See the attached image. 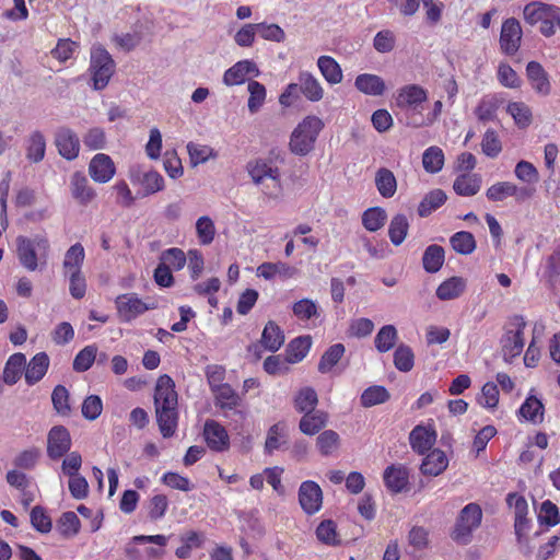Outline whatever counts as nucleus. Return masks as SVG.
I'll use <instances>...</instances> for the list:
<instances>
[{"instance_id":"f257e3e1","label":"nucleus","mask_w":560,"mask_h":560,"mask_svg":"<svg viewBox=\"0 0 560 560\" xmlns=\"http://www.w3.org/2000/svg\"><path fill=\"white\" fill-rule=\"evenodd\" d=\"M50 244L46 236L35 235L16 237V256L20 264L28 271H35L39 265L45 266L49 256Z\"/></svg>"},{"instance_id":"f03ea898","label":"nucleus","mask_w":560,"mask_h":560,"mask_svg":"<svg viewBox=\"0 0 560 560\" xmlns=\"http://www.w3.org/2000/svg\"><path fill=\"white\" fill-rule=\"evenodd\" d=\"M324 126V121L315 115L303 118L291 133L289 142L291 152L300 156L312 152Z\"/></svg>"},{"instance_id":"7ed1b4c3","label":"nucleus","mask_w":560,"mask_h":560,"mask_svg":"<svg viewBox=\"0 0 560 560\" xmlns=\"http://www.w3.org/2000/svg\"><path fill=\"white\" fill-rule=\"evenodd\" d=\"M526 322L523 316L514 315L510 318L505 332L501 338L503 358L506 362H511L518 357L524 348V329Z\"/></svg>"},{"instance_id":"20e7f679","label":"nucleus","mask_w":560,"mask_h":560,"mask_svg":"<svg viewBox=\"0 0 560 560\" xmlns=\"http://www.w3.org/2000/svg\"><path fill=\"white\" fill-rule=\"evenodd\" d=\"M90 71L95 90H103L114 74L115 61L102 46H95L91 50Z\"/></svg>"},{"instance_id":"39448f33","label":"nucleus","mask_w":560,"mask_h":560,"mask_svg":"<svg viewBox=\"0 0 560 560\" xmlns=\"http://www.w3.org/2000/svg\"><path fill=\"white\" fill-rule=\"evenodd\" d=\"M482 521V510L478 503H468L457 516V544L466 545L471 540L472 532Z\"/></svg>"},{"instance_id":"423d86ee","label":"nucleus","mask_w":560,"mask_h":560,"mask_svg":"<svg viewBox=\"0 0 560 560\" xmlns=\"http://www.w3.org/2000/svg\"><path fill=\"white\" fill-rule=\"evenodd\" d=\"M118 316L121 322L129 323L149 310H154V303H145L136 294H120L115 300Z\"/></svg>"},{"instance_id":"0eeeda50","label":"nucleus","mask_w":560,"mask_h":560,"mask_svg":"<svg viewBox=\"0 0 560 560\" xmlns=\"http://www.w3.org/2000/svg\"><path fill=\"white\" fill-rule=\"evenodd\" d=\"M72 440L65 425H54L47 434V456L58 460L67 455L71 448Z\"/></svg>"},{"instance_id":"6e6552de","label":"nucleus","mask_w":560,"mask_h":560,"mask_svg":"<svg viewBox=\"0 0 560 560\" xmlns=\"http://www.w3.org/2000/svg\"><path fill=\"white\" fill-rule=\"evenodd\" d=\"M522 27L520 22L514 18L506 19L501 26L500 33V49L506 56H514L522 42Z\"/></svg>"},{"instance_id":"1a4fd4ad","label":"nucleus","mask_w":560,"mask_h":560,"mask_svg":"<svg viewBox=\"0 0 560 560\" xmlns=\"http://www.w3.org/2000/svg\"><path fill=\"white\" fill-rule=\"evenodd\" d=\"M506 503L514 508L515 522L514 529L518 544L523 542V538L526 537L530 528V520L527 517L528 504L526 499L518 493H509L506 497Z\"/></svg>"},{"instance_id":"9d476101","label":"nucleus","mask_w":560,"mask_h":560,"mask_svg":"<svg viewBox=\"0 0 560 560\" xmlns=\"http://www.w3.org/2000/svg\"><path fill=\"white\" fill-rule=\"evenodd\" d=\"M299 502L306 514L317 513L323 505V491L318 483L313 480L303 481L299 488Z\"/></svg>"},{"instance_id":"9b49d317","label":"nucleus","mask_w":560,"mask_h":560,"mask_svg":"<svg viewBox=\"0 0 560 560\" xmlns=\"http://www.w3.org/2000/svg\"><path fill=\"white\" fill-rule=\"evenodd\" d=\"M55 145L58 153L68 161H73L80 153V139L68 127H59L55 132Z\"/></svg>"},{"instance_id":"f8f14e48","label":"nucleus","mask_w":560,"mask_h":560,"mask_svg":"<svg viewBox=\"0 0 560 560\" xmlns=\"http://www.w3.org/2000/svg\"><path fill=\"white\" fill-rule=\"evenodd\" d=\"M247 172L255 184H260L265 178H270L273 186L280 190L281 179L280 171L272 165V161L268 159H256L247 163Z\"/></svg>"},{"instance_id":"ddd939ff","label":"nucleus","mask_w":560,"mask_h":560,"mask_svg":"<svg viewBox=\"0 0 560 560\" xmlns=\"http://www.w3.org/2000/svg\"><path fill=\"white\" fill-rule=\"evenodd\" d=\"M203 439L213 452H225L230 447V436L225 428L215 420H207L203 427Z\"/></svg>"},{"instance_id":"4468645a","label":"nucleus","mask_w":560,"mask_h":560,"mask_svg":"<svg viewBox=\"0 0 560 560\" xmlns=\"http://www.w3.org/2000/svg\"><path fill=\"white\" fill-rule=\"evenodd\" d=\"M436 441V431L433 422L416 425L409 434L411 448L418 454L430 451Z\"/></svg>"},{"instance_id":"2eb2a0df","label":"nucleus","mask_w":560,"mask_h":560,"mask_svg":"<svg viewBox=\"0 0 560 560\" xmlns=\"http://www.w3.org/2000/svg\"><path fill=\"white\" fill-rule=\"evenodd\" d=\"M116 173L112 158L104 153L95 154L89 164V174L95 183H108Z\"/></svg>"},{"instance_id":"dca6fc26","label":"nucleus","mask_w":560,"mask_h":560,"mask_svg":"<svg viewBox=\"0 0 560 560\" xmlns=\"http://www.w3.org/2000/svg\"><path fill=\"white\" fill-rule=\"evenodd\" d=\"M161 406H178L175 383L167 374H163L158 378L154 389V407Z\"/></svg>"},{"instance_id":"f3484780","label":"nucleus","mask_w":560,"mask_h":560,"mask_svg":"<svg viewBox=\"0 0 560 560\" xmlns=\"http://www.w3.org/2000/svg\"><path fill=\"white\" fill-rule=\"evenodd\" d=\"M70 191L73 199L81 206H88L95 197L94 188L89 184L82 172H74L70 178Z\"/></svg>"},{"instance_id":"a211bd4d","label":"nucleus","mask_w":560,"mask_h":560,"mask_svg":"<svg viewBox=\"0 0 560 560\" xmlns=\"http://www.w3.org/2000/svg\"><path fill=\"white\" fill-rule=\"evenodd\" d=\"M526 75L536 93L547 96L551 92L549 74L537 61H529L526 66Z\"/></svg>"},{"instance_id":"6ab92c4d","label":"nucleus","mask_w":560,"mask_h":560,"mask_svg":"<svg viewBox=\"0 0 560 560\" xmlns=\"http://www.w3.org/2000/svg\"><path fill=\"white\" fill-rule=\"evenodd\" d=\"M156 422L163 438H171L175 434L178 425L177 406L155 407Z\"/></svg>"},{"instance_id":"aec40b11","label":"nucleus","mask_w":560,"mask_h":560,"mask_svg":"<svg viewBox=\"0 0 560 560\" xmlns=\"http://www.w3.org/2000/svg\"><path fill=\"white\" fill-rule=\"evenodd\" d=\"M252 73L255 75L259 73L256 63L247 59L241 60L224 72L223 82L229 86L238 85L244 83Z\"/></svg>"},{"instance_id":"412c9836","label":"nucleus","mask_w":560,"mask_h":560,"mask_svg":"<svg viewBox=\"0 0 560 560\" xmlns=\"http://www.w3.org/2000/svg\"><path fill=\"white\" fill-rule=\"evenodd\" d=\"M427 98V91L423 88L408 84L398 90L396 103L399 107L417 109Z\"/></svg>"},{"instance_id":"4be33fe9","label":"nucleus","mask_w":560,"mask_h":560,"mask_svg":"<svg viewBox=\"0 0 560 560\" xmlns=\"http://www.w3.org/2000/svg\"><path fill=\"white\" fill-rule=\"evenodd\" d=\"M49 357L46 352L36 353L28 364H25L24 378L27 385L37 384L47 373L49 368Z\"/></svg>"},{"instance_id":"5701e85b","label":"nucleus","mask_w":560,"mask_h":560,"mask_svg":"<svg viewBox=\"0 0 560 560\" xmlns=\"http://www.w3.org/2000/svg\"><path fill=\"white\" fill-rule=\"evenodd\" d=\"M385 487L393 493L404 491L409 481V474L402 465H390L383 474Z\"/></svg>"},{"instance_id":"b1692460","label":"nucleus","mask_w":560,"mask_h":560,"mask_svg":"<svg viewBox=\"0 0 560 560\" xmlns=\"http://www.w3.org/2000/svg\"><path fill=\"white\" fill-rule=\"evenodd\" d=\"M503 102L504 98L500 94H489L483 96L475 109L478 120L481 122L495 120L497 112Z\"/></svg>"},{"instance_id":"393cba45","label":"nucleus","mask_w":560,"mask_h":560,"mask_svg":"<svg viewBox=\"0 0 560 560\" xmlns=\"http://www.w3.org/2000/svg\"><path fill=\"white\" fill-rule=\"evenodd\" d=\"M354 86L361 93L370 96H381L386 90L384 80L372 73L359 74L354 80Z\"/></svg>"},{"instance_id":"a878e982","label":"nucleus","mask_w":560,"mask_h":560,"mask_svg":"<svg viewBox=\"0 0 560 560\" xmlns=\"http://www.w3.org/2000/svg\"><path fill=\"white\" fill-rule=\"evenodd\" d=\"M328 422V413L323 410H314L305 412L300 419L299 429L306 435H315L326 427Z\"/></svg>"},{"instance_id":"bb28decb","label":"nucleus","mask_w":560,"mask_h":560,"mask_svg":"<svg viewBox=\"0 0 560 560\" xmlns=\"http://www.w3.org/2000/svg\"><path fill=\"white\" fill-rule=\"evenodd\" d=\"M299 90L310 102H318L324 96V89L317 78L307 71L299 74Z\"/></svg>"},{"instance_id":"cd10ccee","label":"nucleus","mask_w":560,"mask_h":560,"mask_svg":"<svg viewBox=\"0 0 560 560\" xmlns=\"http://www.w3.org/2000/svg\"><path fill=\"white\" fill-rule=\"evenodd\" d=\"M25 354L16 352L10 355L3 369V382L8 385L16 384L25 370Z\"/></svg>"},{"instance_id":"c85d7f7f","label":"nucleus","mask_w":560,"mask_h":560,"mask_svg":"<svg viewBox=\"0 0 560 560\" xmlns=\"http://www.w3.org/2000/svg\"><path fill=\"white\" fill-rule=\"evenodd\" d=\"M260 342L264 346L265 350H268L270 352L278 351L284 342L283 330L273 320H269L265 325Z\"/></svg>"},{"instance_id":"c756f323","label":"nucleus","mask_w":560,"mask_h":560,"mask_svg":"<svg viewBox=\"0 0 560 560\" xmlns=\"http://www.w3.org/2000/svg\"><path fill=\"white\" fill-rule=\"evenodd\" d=\"M553 12H557V5L542 2H530L525 5L523 14L525 21L534 25L541 22L544 19L555 18L552 14Z\"/></svg>"},{"instance_id":"7c9ffc66","label":"nucleus","mask_w":560,"mask_h":560,"mask_svg":"<svg viewBox=\"0 0 560 560\" xmlns=\"http://www.w3.org/2000/svg\"><path fill=\"white\" fill-rule=\"evenodd\" d=\"M447 457L441 450L431 451L422 460L420 470L427 476H438L447 467Z\"/></svg>"},{"instance_id":"2f4dec72","label":"nucleus","mask_w":560,"mask_h":560,"mask_svg":"<svg viewBox=\"0 0 560 560\" xmlns=\"http://www.w3.org/2000/svg\"><path fill=\"white\" fill-rule=\"evenodd\" d=\"M215 406L222 410H234L241 405V398L230 384L212 389Z\"/></svg>"},{"instance_id":"473e14b6","label":"nucleus","mask_w":560,"mask_h":560,"mask_svg":"<svg viewBox=\"0 0 560 560\" xmlns=\"http://www.w3.org/2000/svg\"><path fill=\"white\" fill-rule=\"evenodd\" d=\"M312 347L311 336H300L292 339L285 350L287 361L289 363L301 362L308 353Z\"/></svg>"},{"instance_id":"72a5a7b5","label":"nucleus","mask_w":560,"mask_h":560,"mask_svg":"<svg viewBox=\"0 0 560 560\" xmlns=\"http://www.w3.org/2000/svg\"><path fill=\"white\" fill-rule=\"evenodd\" d=\"M317 67L324 79L331 85L342 81L343 74L340 65L330 56H320L317 59Z\"/></svg>"},{"instance_id":"f704fd0d","label":"nucleus","mask_w":560,"mask_h":560,"mask_svg":"<svg viewBox=\"0 0 560 560\" xmlns=\"http://www.w3.org/2000/svg\"><path fill=\"white\" fill-rule=\"evenodd\" d=\"M182 545L176 548L175 556L185 560L190 558L192 549L201 548L205 542V536L196 530H189L180 536Z\"/></svg>"},{"instance_id":"c9c22d12","label":"nucleus","mask_w":560,"mask_h":560,"mask_svg":"<svg viewBox=\"0 0 560 560\" xmlns=\"http://www.w3.org/2000/svg\"><path fill=\"white\" fill-rule=\"evenodd\" d=\"M518 415L534 424L544 420V405L535 396H528L518 409Z\"/></svg>"},{"instance_id":"e433bc0d","label":"nucleus","mask_w":560,"mask_h":560,"mask_svg":"<svg viewBox=\"0 0 560 560\" xmlns=\"http://www.w3.org/2000/svg\"><path fill=\"white\" fill-rule=\"evenodd\" d=\"M85 252L81 243H75L70 246L62 261L65 273L80 272L82 271V265L84 262Z\"/></svg>"},{"instance_id":"4c0bfd02","label":"nucleus","mask_w":560,"mask_h":560,"mask_svg":"<svg viewBox=\"0 0 560 560\" xmlns=\"http://www.w3.org/2000/svg\"><path fill=\"white\" fill-rule=\"evenodd\" d=\"M375 186L382 197L392 198L397 191L394 173L386 167H381L375 174Z\"/></svg>"},{"instance_id":"58836bf2","label":"nucleus","mask_w":560,"mask_h":560,"mask_svg":"<svg viewBox=\"0 0 560 560\" xmlns=\"http://www.w3.org/2000/svg\"><path fill=\"white\" fill-rule=\"evenodd\" d=\"M444 259V248L440 245L433 244L425 248L422 256V265L427 272L435 273L442 268Z\"/></svg>"},{"instance_id":"ea45409f","label":"nucleus","mask_w":560,"mask_h":560,"mask_svg":"<svg viewBox=\"0 0 560 560\" xmlns=\"http://www.w3.org/2000/svg\"><path fill=\"white\" fill-rule=\"evenodd\" d=\"M409 230V222L405 214L398 213L390 220L388 226V236L395 246H399L406 240Z\"/></svg>"},{"instance_id":"a19ab883","label":"nucleus","mask_w":560,"mask_h":560,"mask_svg":"<svg viewBox=\"0 0 560 560\" xmlns=\"http://www.w3.org/2000/svg\"><path fill=\"white\" fill-rule=\"evenodd\" d=\"M317 404V393L310 386L301 388L294 397V408L301 413L314 411Z\"/></svg>"},{"instance_id":"79ce46f5","label":"nucleus","mask_w":560,"mask_h":560,"mask_svg":"<svg viewBox=\"0 0 560 560\" xmlns=\"http://www.w3.org/2000/svg\"><path fill=\"white\" fill-rule=\"evenodd\" d=\"M46 140L44 135L36 130L31 133L26 145V158L33 162L38 163L45 158Z\"/></svg>"},{"instance_id":"37998d69","label":"nucleus","mask_w":560,"mask_h":560,"mask_svg":"<svg viewBox=\"0 0 560 560\" xmlns=\"http://www.w3.org/2000/svg\"><path fill=\"white\" fill-rule=\"evenodd\" d=\"M390 395L388 390L381 385H372L363 390L360 397L361 406L364 408H370L376 405L384 404L388 401Z\"/></svg>"},{"instance_id":"c03bdc74","label":"nucleus","mask_w":560,"mask_h":560,"mask_svg":"<svg viewBox=\"0 0 560 560\" xmlns=\"http://www.w3.org/2000/svg\"><path fill=\"white\" fill-rule=\"evenodd\" d=\"M398 340V332L394 325L383 326L375 336L374 343L378 352L392 350Z\"/></svg>"},{"instance_id":"a18cd8bd","label":"nucleus","mask_w":560,"mask_h":560,"mask_svg":"<svg viewBox=\"0 0 560 560\" xmlns=\"http://www.w3.org/2000/svg\"><path fill=\"white\" fill-rule=\"evenodd\" d=\"M316 447L323 456L332 455L340 447V436L334 430H325L316 438Z\"/></svg>"},{"instance_id":"49530a36","label":"nucleus","mask_w":560,"mask_h":560,"mask_svg":"<svg viewBox=\"0 0 560 560\" xmlns=\"http://www.w3.org/2000/svg\"><path fill=\"white\" fill-rule=\"evenodd\" d=\"M287 442L285 424L278 422L271 425L267 432L265 453L272 454Z\"/></svg>"},{"instance_id":"de8ad7c7","label":"nucleus","mask_w":560,"mask_h":560,"mask_svg":"<svg viewBox=\"0 0 560 560\" xmlns=\"http://www.w3.org/2000/svg\"><path fill=\"white\" fill-rule=\"evenodd\" d=\"M346 348L342 343H335L330 346L322 355L318 362V371L320 373H328L343 357Z\"/></svg>"},{"instance_id":"09e8293b","label":"nucleus","mask_w":560,"mask_h":560,"mask_svg":"<svg viewBox=\"0 0 560 560\" xmlns=\"http://www.w3.org/2000/svg\"><path fill=\"white\" fill-rule=\"evenodd\" d=\"M446 201V195L441 189H434L425 195L418 207V214L422 218L428 217L434 210L440 208Z\"/></svg>"},{"instance_id":"8fccbe9b","label":"nucleus","mask_w":560,"mask_h":560,"mask_svg":"<svg viewBox=\"0 0 560 560\" xmlns=\"http://www.w3.org/2000/svg\"><path fill=\"white\" fill-rule=\"evenodd\" d=\"M386 211L381 207L366 209L362 214V224L370 232H376L382 229L386 222Z\"/></svg>"},{"instance_id":"3c124183","label":"nucleus","mask_w":560,"mask_h":560,"mask_svg":"<svg viewBox=\"0 0 560 560\" xmlns=\"http://www.w3.org/2000/svg\"><path fill=\"white\" fill-rule=\"evenodd\" d=\"M51 402L54 409L61 417L71 415L70 394L63 385H57L51 393Z\"/></svg>"},{"instance_id":"603ef678","label":"nucleus","mask_w":560,"mask_h":560,"mask_svg":"<svg viewBox=\"0 0 560 560\" xmlns=\"http://www.w3.org/2000/svg\"><path fill=\"white\" fill-rule=\"evenodd\" d=\"M80 520L74 512H65L60 515L57 521V528L61 536L63 537H74L80 532Z\"/></svg>"},{"instance_id":"864d4df0","label":"nucleus","mask_w":560,"mask_h":560,"mask_svg":"<svg viewBox=\"0 0 560 560\" xmlns=\"http://www.w3.org/2000/svg\"><path fill=\"white\" fill-rule=\"evenodd\" d=\"M148 517L156 522L163 518L168 509V499L165 494H154L152 495L145 505Z\"/></svg>"},{"instance_id":"5fc2aeb1","label":"nucleus","mask_w":560,"mask_h":560,"mask_svg":"<svg viewBox=\"0 0 560 560\" xmlns=\"http://www.w3.org/2000/svg\"><path fill=\"white\" fill-rule=\"evenodd\" d=\"M422 165L428 173H438L444 165V153L439 147L428 148L422 155Z\"/></svg>"},{"instance_id":"6e6d98bb","label":"nucleus","mask_w":560,"mask_h":560,"mask_svg":"<svg viewBox=\"0 0 560 560\" xmlns=\"http://www.w3.org/2000/svg\"><path fill=\"white\" fill-rule=\"evenodd\" d=\"M215 225L208 215H202L196 221V234L201 245H209L215 237Z\"/></svg>"},{"instance_id":"4d7b16f0","label":"nucleus","mask_w":560,"mask_h":560,"mask_svg":"<svg viewBox=\"0 0 560 560\" xmlns=\"http://www.w3.org/2000/svg\"><path fill=\"white\" fill-rule=\"evenodd\" d=\"M481 187V176L479 174H463L457 176V195L474 196Z\"/></svg>"},{"instance_id":"13d9d810","label":"nucleus","mask_w":560,"mask_h":560,"mask_svg":"<svg viewBox=\"0 0 560 560\" xmlns=\"http://www.w3.org/2000/svg\"><path fill=\"white\" fill-rule=\"evenodd\" d=\"M538 522L541 525L553 527L560 523V513L558 506L550 500H545L539 508Z\"/></svg>"},{"instance_id":"bf43d9fd","label":"nucleus","mask_w":560,"mask_h":560,"mask_svg":"<svg viewBox=\"0 0 560 560\" xmlns=\"http://www.w3.org/2000/svg\"><path fill=\"white\" fill-rule=\"evenodd\" d=\"M506 112L513 117L520 128H526L532 122V112L523 102L509 103Z\"/></svg>"},{"instance_id":"052dcab7","label":"nucleus","mask_w":560,"mask_h":560,"mask_svg":"<svg viewBox=\"0 0 560 560\" xmlns=\"http://www.w3.org/2000/svg\"><path fill=\"white\" fill-rule=\"evenodd\" d=\"M97 354V347L95 345L85 346L80 350L73 360V370L75 372H85L94 363Z\"/></svg>"},{"instance_id":"680f3d73","label":"nucleus","mask_w":560,"mask_h":560,"mask_svg":"<svg viewBox=\"0 0 560 560\" xmlns=\"http://www.w3.org/2000/svg\"><path fill=\"white\" fill-rule=\"evenodd\" d=\"M394 364L400 372H409L415 364V355L409 346L399 345L394 352Z\"/></svg>"},{"instance_id":"e2e57ef3","label":"nucleus","mask_w":560,"mask_h":560,"mask_svg":"<svg viewBox=\"0 0 560 560\" xmlns=\"http://www.w3.org/2000/svg\"><path fill=\"white\" fill-rule=\"evenodd\" d=\"M40 457V451L37 447H30L21 451L13 459V464L16 468L24 470H32L38 463Z\"/></svg>"},{"instance_id":"0e129e2a","label":"nucleus","mask_w":560,"mask_h":560,"mask_svg":"<svg viewBox=\"0 0 560 560\" xmlns=\"http://www.w3.org/2000/svg\"><path fill=\"white\" fill-rule=\"evenodd\" d=\"M248 109L250 113H256L262 106L266 100V88L258 81H250L248 83Z\"/></svg>"},{"instance_id":"69168bd1","label":"nucleus","mask_w":560,"mask_h":560,"mask_svg":"<svg viewBox=\"0 0 560 560\" xmlns=\"http://www.w3.org/2000/svg\"><path fill=\"white\" fill-rule=\"evenodd\" d=\"M293 315L299 320H308L319 316L317 304L310 299H302L292 305Z\"/></svg>"},{"instance_id":"338daca9","label":"nucleus","mask_w":560,"mask_h":560,"mask_svg":"<svg viewBox=\"0 0 560 560\" xmlns=\"http://www.w3.org/2000/svg\"><path fill=\"white\" fill-rule=\"evenodd\" d=\"M317 539L328 546H335L339 542L337 526L334 521L325 520L316 528Z\"/></svg>"},{"instance_id":"774afa93","label":"nucleus","mask_w":560,"mask_h":560,"mask_svg":"<svg viewBox=\"0 0 560 560\" xmlns=\"http://www.w3.org/2000/svg\"><path fill=\"white\" fill-rule=\"evenodd\" d=\"M32 526L42 534H47L51 530L52 523L50 516L46 513L45 509L36 505L32 509L31 514Z\"/></svg>"}]
</instances>
